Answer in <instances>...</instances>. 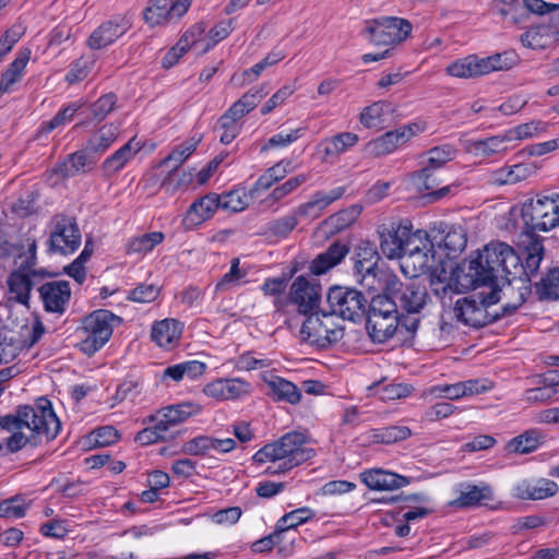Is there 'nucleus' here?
I'll return each mask as SVG.
<instances>
[{"label":"nucleus","instance_id":"nucleus-22","mask_svg":"<svg viewBox=\"0 0 559 559\" xmlns=\"http://www.w3.org/2000/svg\"><path fill=\"white\" fill-rule=\"evenodd\" d=\"M131 27V22L126 16L116 17L98 26L88 38L92 49H100L112 44Z\"/></svg>","mask_w":559,"mask_h":559},{"label":"nucleus","instance_id":"nucleus-52","mask_svg":"<svg viewBox=\"0 0 559 559\" xmlns=\"http://www.w3.org/2000/svg\"><path fill=\"white\" fill-rule=\"evenodd\" d=\"M292 163L289 160H282L274 166L270 167L263 175L259 177L255 182L257 190H267L274 183L282 180L290 171Z\"/></svg>","mask_w":559,"mask_h":559},{"label":"nucleus","instance_id":"nucleus-1","mask_svg":"<svg viewBox=\"0 0 559 559\" xmlns=\"http://www.w3.org/2000/svg\"><path fill=\"white\" fill-rule=\"evenodd\" d=\"M520 257L512 247L504 242H490L469 260L466 267L459 270L454 278V290L462 293L485 286L489 290L497 289L504 298L503 312H514L525 301L527 288H515L516 278L509 275L519 269Z\"/></svg>","mask_w":559,"mask_h":559},{"label":"nucleus","instance_id":"nucleus-40","mask_svg":"<svg viewBox=\"0 0 559 559\" xmlns=\"http://www.w3.org/2000/svg\"><path fill=\"white\" fill-rule=\"evenodd\" d=\"M544 437L536 429L526 430L525 432L512 438L506 447L509 453L527 454L534 452L543 443Z\"/></svg>","mask_w":559,"mask_h":559},{"label":"nucleus","instance_id":"nucleus-64","mask_svg":"<svg viewBox=\"0 0 559 559\" xmlns=\"http://www.w3.org/2000/svg\"><path fill=\"white\" fill-rule=\"evenodd\" d=\"M537 292L543 297L559 298V267L550 270L548 274L536 285Z\"/></svg>","mask_w":559,"mask_h":559},{"label":"nucleus","instance_id":"nucleus-20","mask_svg":"<svg viewBox=\"0 0 559 559\" xmlns=\"http://www.w3.org/2000/svg\"><path fill=\"white\" fill-rule=\"evenodd\" d=\"M288 299L300 313L308 314L319 305L320 287L305 276H298L290 285Z\"/></svg>","mask_w":559,"mask_h":559},{"label":"nucleus","instance_id":"nucleus-62","mask_svg":"<svg viewBox=\"0 0 559 559\" xmlns=\"http://www.w3.org/2000/svg\"><path fill=\"white\" fill-rule=\"evenodd\" d=\"M308 180V176L300 174L295 177L289 178L284 183L274 188L269 194V199L273 202H278L286 198L288 194L298 189L302 183Z\"/></svg>","mask_w":559,"mask_h":559},{"label":"nucleus","instance_id":"nucleus-21","mask_svg":"<svg viewBox=\"0 0 559 559\" xmlns=\"http://www.w3.org/2000/svg\"><path fill=\"white\" fill-rule=\"evenodd\" d=\"M455 498L449 506L455 509L473 508L492 499V489L488 485L461 483L454 488Z\"/></svg>","mask_w":559,"mask_h":559},{"label":"nucleus","instance_id":"nucleus-10","mask_svg":"<svg viewBox=\"0 0 559 559\" xmlns=\"http://www.w3.org/2000/svg\"><path fill=\"white\" fill-rule=\"evenodd\" d=\"M413 26L408 20L397 16H380L366 22L367 38L374 45H397L412 33Z\"/></svg>","mask_w":559,"mask_h":559},{"label":"nucleus","instance_id":"nucleus-26","mask_svg":"<svg viewBox=\"0 0 559 559\" xmlns=\"http://www.w3.org/2000/svg\"><path fill=\"white\" fill-rule=\"evenodd\" d=\"M183 324L176 319H164L152 326L151 337L159 346L170 348L178 344Z\"/></svg>","mask_w":559,"mask_h":559},{"label":"nucleus","instance_id":"nucleus-53","mask_svg":"<svg viewBox=\"0 0 559 559\" xmlns=\"http://www.w3.org/2000/svg\"><path fill=\"white\" fill-rule=\"evenodd\" d=\"M231 31L230 22H221L210 29L207 34L205 32L202 36L199 37V55L207 52L212 49L217 43L226 38Z\"/></svg>","mask_w":559,"mask_h":559},{"label":"nucleus","instance_id":"nucleus-14","mask_svg":"<svg viewBox=\"0 0 559 559\" xmlns=\"http://www.w3.org/2000/svg\"><path fill=\"white\" fill-rule=\"evenodd\" d=\"M328 302L336 318L356 321L364 316L367 299L356 289L336 286L329 290Z\"/></svg>","mask_w":559,"mask_h":559},{"label":"nucleus","instance_id":"nucleus-61","mask_svg":"<svg viewBox=\"0 0 559 559\" xmlns=\"http://www.w3.org/2000/svg\"><path fill=\"white\" fill-rule=\"evenodd\" d=\"M412 393V388L405 383H390L385 385H378L376 394L382 401H394L407 397Z\"/></svg>","mask_w":559,"mask_h":559},{"label":"nucleus","instance_id":"nucleus-36","mask_svg":"<svg viewBox=\"0 0 559 559\" xmlns=\"http://www.w3.org/2000/svg\"><path fill=\"white\" fill-rule=\"evenodd\" d=\"M393 112L391 103L378 100L365 107L360 115V123L368 129H381Z\"/></svg>","mask_w":559,"mask_h":559},{"label":"nucleus","instance_id":"nucleus-38","mask_svg":"<svg viewBox=\"0 0 559 559\" xmlns=\"http://www.w3.org/2000/svg\"><path fill=\"white\" fill-rule=\"evenodd\" d=\"M264 380L275 400L293 405L300 402L301 392L293 382L277 376H270Z\"/></svg>","mask_w":559,"mask_h":559},{"label":"nucleus","instance_id":"nucleus-23","mask_svg":"<svg viewBox=\"0 0 559 559\" xmlns=\"http://www.w3.org/2000/svg\"><path fill=\"white\" fill-rule=\"evenodd\" d=\"M204 33L202 23L190 27L177 41V44L164 56L162 64L165 69L174 67L180 58L190 49H194L199 53V37Z\"/></svg>","mask_w":559,"mask_h":559},{"label":"nucleus","instance_id":"nucleus-13","mask_svg":"<svg viewBox=\"0 0 559 559\" xmlns=\"http://www.w3.org/2000/svg\"><path fill=\"white\" fill-rule=\"evenodd\" d=\"M425 130L426 124L424 122H412L402 126L369 141L366 144L365 151L372 157L391 154Z\"/></svg>","mask_w":559,"mask_h":559},{"label":"nucleus","instance_id":"nucleus-60","mask_svg":"<svg viewBox=\"0 0 559 559\" xmlns=\"http://www.w3.org/2000/svg\"><path fill=\"white\" fill-rule=\"evenodd\" d=\"M117 96L114 93L102 95L91 105L92 118L103 121L116 107Z\"/></svg>","mask_w":559,"mask_h":559},{"label":"nucleus","instance_id":"nucleus-59","mask_svg":"<svg viewBox=\"0 0 559 559\" xmlns=\"http://www.w3.org/2000/svg\"><path fill=\"white\" fill-rule=\"evenodd\" d=\"M510 142L507 138V133L504 135L491 136L483 141H477L474 143V148L478 154L489 156L492 154H498L507 151L506 143Z\"/></svg>","mask_w":559,"mask_h":559},{"label":"nucleus","instance_id":"nucleus-32","mask_svg":"<svg viewBox=\"0 0 559 559\" xmlns=\"http://www.w3.org/2000/svg\"><path fill=\"white\" fill-rule=\"evenodd\" d=\"M264 95L265 93H263L262 88L250 90L229 107L221 117V121L237 124L239 119L257 107Z\"/></svg>","mask_w":559,"mask_h":559},{"label":"nucleus","instance_id":"nucleus-30","mask_svg":"<svg viewBox=\"0 0 559 559\" xmlns=\"http://www.w3.org/2000/svg\"><path fill=\"white\" fill-rule=\"evenodd\" d=\"M199 142L200 139H189L188 141L176 146L173 152L159 163V167L170 166L171 168L168 177L163 180L162 188L167 191L171 189L170 180L174 176V171H176L179 166L195 151Z\"/></svg>","mask_w":559,"mask_h":559},{"label":"nucleus","instance_id":"nucleus-43","mask_svg":"<svg viewBox=\"0 0 559 559\" xmlns=\"http://www.w3.org/2000/svg\"><path fill=\"white\" fill-rule=\"evenodd\" d=\"M533 173L531 166L525 164H515L510 167H502L492 173L490 181L493 185H515L528 178Z\"/></svg>","mask_w":559,"mask_h":559},{"label":"nucleus","instance_id":"nucleus-49","mask_svg":"<svg viewBox=\"0 0 559 559\" xmlns=\"http://www.w3.org/2000/svg\"><path fill=\"white\" fill-rule=\"evenodd\" d=\"M361 213V206L360 205H352L348 206L331 216H329L324 224L332 230V231H341L348 226H350L360 215Z\"/></svg>","mask_w":559,"mask_h":559},{"label":"nucleus","instance_id":"nucleus-39","mask_svg":"<svg viewBox=\"0 0 559 559\" xmlns=\"http://www.w3.org/2000/svg\"><path fill=\"white\" fill-rule=\"evenodd\" d=\"M445 72L448 75L457 79H472L484 75L480 58L476 55H469L451 62L445 68Z\"/></svg>","mask_w":559,"mask_h":559},{"label":"nucleus","instance_id":"nucleus-9","mask_svg":"<svg viewBox=\"0 0 559 559\" xmlns=\"http://www.w3.org/2000/svg\"><path fill=\"white\" fill-rule=\"evenodd\" d=\"M120 323L119 317L105 309L86 316L82 322L84 338L81 342V349L87 355L95 354L109 341L114 328Z\"/></svg>","mask_w":559,"mask_h":559},{"label":"nucleus","instance_id":"nucleus-4","mask_svg":"<svg viewBox=\"0 0 559 559\" xmlns=\"http://www.w3.org/2000/svg\"><path fill=\"white\" fill-rule=\"evenodd\" d=\"M306 444L307 439L304 433L290 431L257 451L253 455V461L259 464L278 462L280 465L276 472L284 473L313 456V449L308 448Z\"/></svg>","mask_w":559,"mask_h":559},{"label":"nucleus","instance_id":"nucleus-17","mask_svg":"<svg viewBox=\"0 0 559 559\" xmlns=\"http://www.w3.org/2000/svg\"><path fill=\"white\" fill-rule=\"evenodd\" d=\"M345 192L346 187L344 186L335 187L330 190H318L307 202L296 209V213L301 219H317L332 203L342 199Z\"/></svg>","mask_w":559,"mask_h":559},{"label":"nucleus","instance_id":"nucleus-33","mask_svg":"<svg viewBox=\"0 0 559 559\" xmlns=\"http://www.w3.org/2000/svg\"><path fill=\"white\" fill-rule=\"evenodd\" d=\"M380 258L376 248L368 243H360L354 254V269L353 275L355 281L359 280L361 275H367L378 270V262Z\"/></svg>","mask_w":559,"mask_h":559},{"label":"nucleus","instance_id":"nucleus-16","mask_svg":"<svg viewBox=\"0 0 559 559\" xmlns=\"http://www.w3.org/2000/svg\"><path fill=\"white\" fill-rule=\"evenodd\" d=\"M251 385L240 378H218L206 383L202 393L216 402L235 401L249 395Z\"/></svg>","mask_w":559,"mask_h":559},{"label":"nucleus","instance_id":"nucleus-24","mask_svg":"<svg viewBox=\"0 0 559 559\" xmlns=\"http://www.w3.org/2000/svg\"><path fill=\"white\" fill-rule=\"evenodd\" d=\"M39 294L47 311L63 313L70 299V285L66 281L46 283L39 288Z\"/></svg>","mask_w":559,"mask_h":559},{"label":"nucleus","instance_id":"nucleus-27","mask_svg":"<svg viewBox=\"0 0 559 559\" xmlns=\"http://www.w3.org/2000/svg\"><path fill=\"white\" fill-rule=\"evenodd\" d=\"M361 481L371 490H394L407 484L405 477L383 469L361 473Z\"/></svg>","mask_w":559,"mask_h":559},{"label":"nucleus","instance_id":"nucleus-7","mask_svg":"<svg viewBox=\"0 0 559 559\" xmlns=\"http://www.w3.org/2000/svg\"><path fill=\"white\" fill-rule=\"evenodd\" d=\"M502 299L504 298L499 295L497 289H491L488 293L480 292L477 299L474 296L457 299L451 313L457 322L464 325L480 328L493 320L488 308Z\"/></svg>","mask_w":559,"mask_h":559},{"label":"nucleus","instance_id":"nucleus-63","mask_svg":"<svg viewBox=\"0 0 559 559\" xmlns=\"http://www.w3.org/2000/svg\"><path fill=\"white\" fill-rule=\"evenodd\" d=\"M82 106L83 104L80 102L70 103L63 109L59 110L56 116H53V118L44 126V129L46 131H51L64 126L74 118V115L82 108Z\"/></svg>","mask_w":559,"mask_h":559},{"label":"nucleus","instance_id":"nucleus-3","mask_svg":"<svg viewBox=\"0 0 559 559\" xmlns=\"http://www.w3.org/2000/svg\"><path fill=\"white\" fill-rule=\"evenodd\" d=\"M400 260L402 271L411 277L429 273L431 284H441L443 294L454 289V284H452L453 266L444 262L436 264L433 245L426 231L417 229V235L408 242V249Z\"/></svg>","mask_w":559,"mask_h":559},{"label":"nucleus","instance_id":"nucleus-51","mask_svg":"<svg viewBox=\"0 0 559 559\" xmlns=\"http://www.w3.org/2000/svg\"><path fill=\"white\" fill-rule=\"evenodd\" d=\"M287 287V281L285 277H273L266 278L261 285V290L264 296L273 297V305L277 312L283 311L286 300L284 298V292Z\"/></svg>","mask_w":559,"mask_h":559},{"label":"nucleus","instance_id":"nucleus-11","mask_svg":"<svg viewBox=\"0 0 559 559\" xmlns=\"http://www.w3.org/2000/svg\"><path fill=\"white\" fill-rule=\"evenodd\" d=\"M381 252L388 259H400L408 249V242L417 235L408 221H390L378 227Z\"/></svg>","mask_w":559,"mask_h":559},{"label":"nucleus","instance_id":"nucleus-19","mask_svg":"<svg viewBox=\"0 0 559 559\" xmlns=\"http://www.w3.org/2000/svg\"><path fill=\"white\" fill-rule=\"evenodd\" d=\"M201 411L202 407L199 404L185 402L160 408L150 417V420H157L160 425L159 429L162 427L167 435H173L170 432L173 428L198 415Z\"/></svg>","mask_w":559,"mask_h":559},{"label":"nucleus","instance_id":"nucleus-47","mask_svg":"<svg viewBox=\"0 0 559 559\" xmlns=\"http://www.w3.org/2000/svg\"><path fill=\"white\" fill-rule=\"evenodd\" d=\"M358 135L352 132H343L337 135L325 139L321 145L325 157L338 156L346 152L348 148L356 145Z\"/></svg>","mask_w":559,"mask_h":559},{"label":"nucleus","instance_id":"nucleus-15","mask_svg":"<svg viewBox=\"0 0 559 559\" xmlns=\"http://www.w3.org/2000/svg\"><path fill=\"white\" fill-rule=\"evenodd\" d=\"M81 245V233L75 219L66 215H56L51 221L49 246L55 252L69 254Z\"/></svg>","mask_w":559,"mask_h":559},{"label":"nucleus","instance_id":"nucleus-48","mask_svg":"<svg viewBox=\"0 0 559 559\" xmlns=\"http://www.w3.org/2000/svg\"><path fill=\"white\" fill-rule=\"evenodd\" d=\"M516 62L518 58L515 53L511 51L498 52L488 57L480 58L484 75L495 71H508L512 69Z\"/></svg>","mask_w":559,"mask_h":559},{"label":"nucleus","instance_id":"nucleus-37","mask_svg":"<svg viewBox=\"0 0 559 559\" xmlns=\"http://www.w3.org/2000/svg\"><path fill=\"white\" fill-rule=\"evenodd\" d=\"M521 43L531 49H546L556 44V39L548 23L531 26L521 35Z\"/></svg>","mask_w":559,"mask_h":559},{"label":"nucleus","instance_id":"nucleus-12","mask_svg":"<svg viewBox=\"0 0 559 559\" xmlns=\"http://www.w3.org/2000/svg\"><path fill=\"white\" fill-rule=\"evenodd\" d=\"M386 295L399 309L407 314H418L427 301L425 287L415 282H400L395 277L390 278L385 285Z\"/></svg>","mask_w":559,"mask_h":559},{"label":"nucleus","instance_id":"nucleus-55","mask_svg":"<svg viewBox=\"0 0 559 559\" xmlns=\"http://www.w3.org/2000/svg\"><path fill=\"white\" fill-rule=\"evenodd\" d=\"M246 276L247 271L240 267L239 259L235 258L231 260L230 270L216 284V290L225 292L238 287Z\"/></svg>","mask_w":559,"mask_h":559},{"label":"nucleus","instance_id":"nucleus-46","mask_svg":"<svg viewBox=\"0 0 559 559\" xmlns=\"http://www.w3.org/2000/svg\"><path fill=\"white\" fill-rule=\"evenodd\" d=\"M443 248L449 258H456L466 247V230L461 225H452L444 230Z\"/></svg>","mask_w":559,"mask_h":559},{"label":"nucleus","instance_id":"nucleus-28","mask_svg":"<svg viewBox=\"0 0 559 559\" xmlns=\"http://www.w3.org/2000/svg\"><path fill=\"white\" fill-rule=\"evenodd\" d=\"M487 386L479 380H467L453 384L435 385L430 393L435 396H444L450 400H457L464 396H471L483 393Z\"/></svg>","mask_w":559,"mask_h":559},{"label":"nucleus","instance_id":"nucleus-25","mask_svg":"<svg viewBox=\"0 0 559 559\" xmlns=\"http://www.w3.org/2000/svg\"><path fill=\"white\" fill-rule=\"evenodd\" d=\"M558 491V485L547 478L522 480L514 487V496L522 500H542L552 497Z\"/></svg>","mask_w":559,"mask_h":559},{"label":"nucleus","instance_id":"nucleus-44","mask_svg":"<svg viewBox=\"0 0 559 559\" xmlns=\"http://www.w3.org/2000/svg\"><path fill=\"white\" fill-rule=\"evenodd\" d=\"M142 145L132 138L128 143L117 150L111 156L106 158L103 166L107 171L117 173L139 152Z\"/></svg>","mask_w":559,"mask_h":559},{"label":"nucleus","instance_id":"nucleus-50","mask_svg":"<svg viewBox=\"0 0 559 559\" xmlns=\"http://www.w3.org/2000/svg\"><path fill=\"white\" fill-rule=\"evenodd\" d=\"M314 516V511L310 508L304 507L293 510L283 515L276 523V528L283 535L289 530H294L299 525L306 523Z\"/></svg>","mask_w":559,"mask_h":559},{"label":"nucleus","instance_id":"nucleus-5","mask_svg":"<svg viewBox=\"0 0 559 559\" xmlns=\"http://www.w3.org/2000/svg\"><path fill=\"white\" fill-rule=\"evenodd\" d=\"M399 324L409 332H415L418 318L406 319L396 312V306L386 294L373 296L370 300L367 331L376 343H384L395 334Z\"/></svg>","mask_w":559,"mask_h":559},{"label":"nucleus","instance_id":"nucleus-6","mask_svg":"<svg viewBox=\"0 0 559 559\" xmlns=\"http://www.w3.org/2000/svg\"><path fill=\"white\" fill-rule=\"evenodd\" d=\"M343 335L344 326L338 318L325 311L310 313L300 329L302 341L319 348H326L337 343Z\"/></svg>","mask_w":559,"mask_h":559},{"label":"nucleus","instance_id":"nucleus-45","mask_svg":"<svg viewBox=\"0 0 559 559\" xmlns=\"http://www.w3.org/2000/svg\"><path fill=\"white\" fill-rule=\"evenodd\" d=\"M8 286L10 299H14L22 305H27L33 286L32 278L28 274L13 272L8 280Z\"/></svg>","mask_w":559,"mask_h":559},{"label":"nucleus","instance_id":"nucleus-29","mask_svg":"<svg viewBox=\"0 0 559 559\" xmlns=\"http://www.w3.org/2000/svg\"><path fill=\"white\" fill-rule=\"evenodd\" d=\"M29 58V49L20 51L5 71L0 74V95L10 94L14 91V85L22 79Z\"/></svg>","mask_w":559,"mask_h":559},{"label":"nucleus","instance_id":"nucleus-35","mask_svg":"<svg viewBox=\"0 0 559 559\" xmlns=\"http://www.w3.org/2000/svg\"><path fill=\"white\" fill-rule=\"evenodd\" d=\"M348 247L340 241L333 242L326 251L320 253L310 265V271L316 275L328 272L337 265L348 253Z\"/></svg>","mask_w":559,"mask_h":559},{"label":"nucleus","instance_id":"nucleus-58","mask_svg":"<svg viewBox=\"0 0 559 559\" xmlns=\"http://www.w3.org/2000/svg\"><path fill=\"white\" fill-rule=\"evenodd\" d=\"M525 264L519 265L523 267L528 277L536 274L544 257V246L539 241H533L526 248Z\"/></svg>","mask_w":559,"mask_h":559},{"label":"nucleus","instance_id":"nucleus-31","mask_svg":"<svg viewBox=\"0 0 559 559\" xmlns=\"http://www.w3.org/2000/svg\"><path fill=\"white\" fill-rule=\"evenodd\" d=\"M219 209V195L210 193L193 202L186 215V223L190 226L201 225L214 215Z\"/></svg>","mask_w":559,"mask_h":559},{"label":"nucleus","instance_id":"nucleus-56","mask_svg":"<svg viewBox=\"0 0 559 559\" xmlns=\"http://www.w3.org/2000/svg\"><path fill=\"white\" fill-rule=\"evenodd\" d=\"M427 166L435 170L442 167L445 163L452 160L456 156V150L450 144L436 146L430 148L427 153Z\"/></svg>","mask_w":559,"mask_h":559},{"label":"nucleus","instance_id":"nucleus-42","mask_svg":"<svg viewBox=\"0 0 559 559\" xmlns=\"http://www.w3.org/2000/svg\"><path fill=\"white\" fill-rule=\"evenodd\" d=\"M411 429L406 426H388L370 429L366 432V439L372 443H395L411 437Z\"/></svg>","mask_w":559,"mask_h":559},{"label":"nucleus","instance_id":"nucleus-34","mask_svg":"<svg viewBox=\"0 0 559 559\" xmlns=\"http://www.w3.org/2000/svg\"><path fill=\"white\" fill-rule=\"evenodd\" d=\"M88 153L90 152L85 148L84 151L70 154L64 162L55 167L53 171L62 178L74 177L81 173H86L92 169L96 163Z\"/></svg>","mask_w":559,"mask_h":559},{"label":"nucleus","instance_id":"nucleus-57","mask_svg":"<svg viewBox=\"0 0 559 559\" xmlns=\"http://www.w3.org/2000/svg\"><path fill=\"white\" fill-rule=\"evenodd\" d=\"M547 126L543 121H530L526 123H522L516 126L513 129H510L507 132V138L509 141H518L533 138L542 132H545Z\"/></svg>","mask_w":559,"mask_h":559},{"label":"nucleus","instance_id":"nucleus-54","mask_svg":"<svg viewBox=\"0 0 559 559\" xmlns=\"http://www.w3.org/2000/svg\"><path fill=\"white\" fill-rule=\"evenodd\" d=\"M163 239L164 235L159 231L141 235L130 240L128 243V252L145 254L152 251Z\"/></svg>","mask_w":559,"mask_h":559},{"label":"nucleus","instance_id":"nucleus-41","mask_svg":"<svg viewBox=\"0 0 559 559\" xmlns=\"http://www.w3.org/2000/svg\"><path fill=\"white\" fill-rule=\"evenodd\" d=\"M119 134L118 126L106 123L91 135L86 143L90 153L103 154L116 141Z\"/></svg>","mask_w":559,"mask_h":559},{"label":"nucleus","instance_id":"nucleus-18","mask_svg":"<svg viewBox=\"0 0 559 559\" xmlns=\"http://www.w3.org/2000/svg\"><path fill=\"white\" fill-rule=\"evenodd\" d=\"M191 0H151L144 11V20L151 26L181 17L190 8Z\"/></svg>","mask_w":559,"mask_h":559},{"label":"nucleus","instance_id":"nucleus-2","mask_svg":"<svg viewBox=\"0 0 559 559\" xmlns=\"http://www.w3.org/2000/svg\"><path fill=\"white\" fill-rule=\"evenodd\" d=\"M0 429L11 432L7 448L14 453L27 444L38 445L43 438L55 439L60 421L50 401L39 399L35 406H20L15 414L0 416Z\"/></svg>","mask_w":559,"mask_h":559},{"label":"nucleus","instance_id":"nucleus-8","mask_svg":"<svg viewBox=\"0 0 559 559\" xmlns=\"http://www.w3.org/2000/svg\"><path fill=\"white\" fill-rule=\"evenodd\" d=\"M522 219L531 231H548L559 225V194H537L522 205Z\"/></svg>","mask_w":559,"mask_h":559}]
</instances>
